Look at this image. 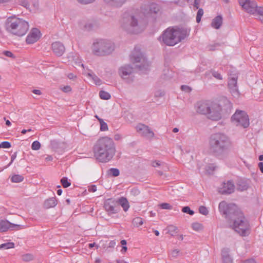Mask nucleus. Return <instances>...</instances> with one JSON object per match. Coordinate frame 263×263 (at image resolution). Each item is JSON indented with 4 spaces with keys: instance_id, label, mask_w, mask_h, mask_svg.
<instances>
[{
    "instance_id": "f257e3e1",
    "label": "nucleus",
    "mask_w": 263,
    "mask_h": 263,
    "mask_svg": "<svg viewBox=\"0 0 263 263\" xmlns=\"http://www.w3.org/2000/svg\"><path fill=\"white\" fill-rule=\"evenodd\" d=\"M220 213L224 216L230 228L241 236H246L249 224L243 214L235 204H227L225 201L219 203Z\"/></svg>"
},
{
    "instance_id": "f03ea898",
    "label": "nucleus",
    "mask_w": 263,
    "mask_h": 263,
    "mask_svg": "<svg viewBox=\"0 0 263 263\" xmlns=\"http://www.w3.org/2000/svg\"><path fill=\"white\" fill-rule=\"evenodd\" d=\"M209 145L211 152L219 159L227 158L232 147L230 138L225 134L220 133L211 136Z\"/></svg>"
},
{
    "instance_id": "7ed1b4c3",
    "label": "nucleus",
    "mask_w": 263,
    "mask_h": 263,
    "mask_svg": "<svg viewBox=\"0 0 263 263\" xmlns=\"http://www.w3.org/2000/svg\"><path fill=\"white\" fill-rule=\"evenodd\" d=\"M94 156L103 163L108 162L115 154L116 147L112 139L108 137L100 138L93 147Z\"/></svg>"
},
{
    "instance_id": "20e7f679",
    "label": "nucleus",
    "mask_w": 263,
    "mask_h": 263,
    "mask_svg": "<svg viewBox=\"0 0 263 263\" xmlns=\"http://www.w3.org/2000/svg\"><path fill=\"white\" fill-rule=\"evenodd\" d=\"M190 29L186 28H168L165 30L159 40L167 46H174L189 36Z\"/></svg>"
},
{
    "instance_id": "39448f33",
    "label": "nucleus",
    "mask_w": 263,
    "mask_h": 263,
    "mask_svg": "<svg viewBox=\"0 0 263 263\" xmlns=\"http://www.w3.org/2000/svg\"><path fill=\"white\" fill-rule=\"evenodd\" d=\"M6 30L13 35L18 36L24 35L29 29L28 23L23 18L13 15L8 17L5 22Z\"/></svg>"
},
{
    "instance_id": "423d86ee",
    "label": "nucleus",
    "mask_w": 263,
    "mask_h": 263,
    "mask_svg": "<svg viewBox=\"0 0 263 263\" xmlns=\"http://www.w3.org/2000/svg\"><path fill=\"white\" fill-rule=\"evenodd\" d=\"M122 28L130 33L137 34L142 32L144 29L138 17L124 14L122 22Z\"/></svg>"
},
{
    "instance_id": "0eeeda50",
    "label": "nucleus",
    "mask_w": 263,
    "mask_h": 263,
    "mask_svg": "<svg viewBox=\"0 0 263 263\" xmlns=\"http://www.w3.org/2000/svg\"><path fill=\"white\" fill-rule=\"evenodd\" d=\"M115 49L114 43L106 40H98L92 46V53L98 56H105L112 53Z\"/></svg>"
},
{
    "instance_id": "6e6552de",
    "label": "nucleus",
    "mask_w": 263,
    "mask_h": 263,
    "mask_svg": "<svg viewBox=\"0 0 263 263\" xmlns=\"http://www.w3.org/2000/svg\"><path fill=\"white\" fill-rule=\"evenodd\" d=\"M131 61L136 64L135 68L144 72L148 70L149 63L139 49L135 47L130 56Z\"/></svg>"
},
{
    "instance_id": "1a4fd4ad",
    "label": "nucleus",
    "mask_w": 263,
    "mask_h": 263,
    "mask_svg": "<svg viewBox=\"0 0 263 263\" xmlns=\"http://www.w3.org/2000/svg\"><path fill=\"white\" fill-rule=\"evenodd\" d=\"M232 121L237 125L243 128L249 126V119L248 115L245 111L237 110L232 117Z\"/></svg>"
},
{
    "instance_id": "9d476101",
    "label": "nucleus",
    "mask_w": 263,
    "mask_h": 263,
    "mask_svg": "<svg viewBox=\"0 0 263 263\" xmlns=\"http://www.w3.org/2000/svg\"><path fill=\"white\" fill-rule=\"evenodd\" d=\"M104 207L108 215L118 213L120 210L116 200L112 199H108L105 200Z\"/></svg>"
},
{
    "instance_id": "9b49d317",
    "label": "nucleus",
    "mask_w": 263,
    "mask_h": 263,
    "mask_svg": "<svg viewBox=\"0 0 263 263\" xmlns=\"http://www.w3.org/2000/svg\"><path fill=\"white\" fill-rule=\"evenodd\" d=\"M239 3L248 13L255 14L258 6L255 1L252 0H239Z\"/></svg>"
},
{
    "instance_id": "f8f14e48",
    "label": "nucleus",
    "mask_w": 263,
    "mask_h": 263,
    "mask_svg": "<svg viewBox=\"0 0 263 263\" xmlns=\"http://www.w3.org/2000/svg\"><path fill=\"white\" fill-rule=\"evenodd\" d=\"M217 104L221 114H230L231 112L232 109V104L227 98L221 97Z\"/></svg>"
},
{
    "instance_id": "ddd939ff",
    "label": "nucleus",
    "mask_w": 263,
    "mask_h": 263,
    "mask_svg": "<svg viewBox=\"0 0 263 263\" xmlns=\"http://www.w3.org/2000/svg\"><path fill=\"white\" fill-rule=\"evenodd\" d=\"M211 107L210 108V110L206 114L207 117L212 120L218 121L221 119V113L217 103H211Z\"/></svg>"
},
{
    "instance_id": "4468645a",
    "label": "nucleus",
    "mask_w": 263,
    "mask_h": 263,
    "mask_svg": "<svg viewBox=\"0 0 263 263\" xmlns=\"http://www.w3.org/2000/svg\"><path fill=\"white\" fill-rule=\"evenodd\" d=\"M212 102L210 101H201L198 102L195 105L196 111L202 115H206L208 111L210 110Z\"/></svg>"
},
{
    "instance_id": "2eb2a0df",
    "label": "nucleus",
    "mask_w": 263,
    "mask_h": 263,
    "mask_svg": "<svg viewBox=\"0 0 263 263\" xmlns=\"http://www.w3.org/2000/svg\"><path fill=\"white\" fill-rule=\"evenodd\" d=\"M159 10V6L155 3H151L142 7V13L145 16H151L153 14H156Z\"/></svg>"
},
{
    "instance_id": "dca6fc26",
    "label": "nucleus",
    "mask_w": 263,
    "mask_h": 263,
    "mask_svg": "<svg viewBox=\"0 0 263 263\" xmlns=\"http://www.w3.org/2000/svg\"><path fill=\"white\" fill-rule=\"evenodd\" d=\"M41 35L40 31L37 28H33L27 35L26 42L28 44H33L39 40Z\"/></svg>"
},
{
    "instance_id": "f3484780",
    "label": "nucleus",
    "mask_w": 263,
    "mask_h": 263,
    "mask_svg": "<svg viewBox=\"0 0 263 263\" xmlns=\"http://www.w3.org/2000/svg\"><path fill=\"white\" fill-rule=\"evenodd\" d=\"M137 131L142 136L152 138L154 136V132L147 125L139 124L136 126Z\"/></svg>"
},
{
    "instance_id": "a211bd4d",
    "label": "nucleus",
    "mask_w": 263,
    "mask_h": 263,
    "mask_svg": "<svg viewBox=\"0 0 263 263\" xmlns=\"http://www.w3.org/2000/svg\"><path fill=\"white\" fill-rule=\"evenodd\" d=\"M20 228V225L12 223L8 220H0V232H4L8 230H12L14 229L18 230Z\"/></svg>"
},
{
    "instance_id": "6ab92c4d",
    "label": "nucleus",
    "mask_w": 263,
    "mask_h": 263,
    "mask_svg": "<svg viewBox=\"0 0 263 263\" xmlns=\"http://www.w3.org/2000/svg\"><path fill=\"white\" fill-rule=\"evenodd\" d=\"M237 77L234 76L230 78L228 82V87L230 91L234 97H238L239 92L237 85Z\"/></svg>"
},
{
    "instance_id": "aec40b11",
    "label": "nucleus",
    "mask_w": 263,
    "mask_h": 263,
    "mask_svg": "<svg viewBox=\"0 0 263 263\" xmlns=\"http://www.w3.org/2000/svg\"><path fill=\"white\" fill-rule=\"evenodd\" d=\"M234 187L235 186L232 181L223 182L222 187L219 189V193L223 195L230 194L234 192Z\"/></svg>"
},
{
    "instance_id": "412c9836",
    "label": "nucleus",
    "mask_w": 263,
    "mask_h": 263,
    "mask_svg": "<svg viewBox=\"0 0 263 263\" xmlns=\"http://www.w3.org/2000/svg\"><path fill=\"white\" fill-rule=\"evenodd\" d=\"M133 71L134 68L130 65H125L122 66L119 69V71L120 75L124 79H127L128 77L133 72Z\"/></svg>"
},
{
    "instance_id": "4be33fe9",
    "label": "nucleus",
    "mask_w": 263,
    "mask_h": 263,
    "mask_svg": "<svg viewBox=\"0 0 263 263\" xmlns=\"http://www.w3.org/2000/svg\"><path fill=\"white\" fill-rule=\"evenodd\" d=\"M53 52L58 56H61L65 51V47L60 42H55L52 44Z\"/></svg>"
},
{
    "instance_id": "5701e85b",
    "label": "nucleus",
    "mask_w": 263,
    "mask_h": 263,
    "mask_svg": "<svg viewBox=\"0 0 263 263\" xmlns=\"http://www.w3.org/2000/svg\"><path fill=\"white\" fill-rule=\"evenodd\" d=\"M229 248H225L221 250V257L223 263H233V259L230 254Z\"/></svg>"
},
{
    "instance_id": "b1692460",
    "label": "nucleus",
    "mask_w": 263,
    "mask_h": 263,
    "mask_svg": "<svg viewBox=\"0 0 263 263\" xmlns=\"http://www.w3.org/2000/svg\"><path fill=\"white\" fill-rule=\"evenodd\" d=\"M116 201L118 203V206H119L121 205L125 212L128 211L129 208V204L126 198L122 197L118 200H116Z\"/></svg>"
},
{
    "instance_id": "393cba45",
    "label": "nucleus",
    "mask_w": 263,
    "mask_h": 263,
    "mask_svg": "<svg viewBox=\"0 0 263 263\" xmlns=\"http://www.w3.org/2000/svg\"><path fill=\"white\" fill-rule=\"evenodd\" d=\"M222 23V17L221 15H218L213 19L211 26L214 28L218 29L220 28Z\"/></svg>"
},
{
    "instance_id": "a878e982",
    "label": "nucleus",
    "mask_w": 263,
    "mask_h": 263,
    "mask_svg": "<svg viewBox=\"0 0 263 263\" xmlns=\"http://www.w3.org/2000/svg\"><path fill=\"white\" fill-rule=\"evenodd\" d=\"M63 143L56 140H52L50 142L51 148L55 152H60L62 151Z\"/></svg>"
},
{
    "instance_id": "bb28decb",
    "label": "nucleus",
    "mask_w": 263,
    "mask_h": 263,
    "mask_svg": "<svg viewBox=\"0 0 263 263\" xmlns=\"http://www.w3.org/2000/svg\"><path fill=\"white\" fill-rule=\"evenodd\" d=\"M103 1L112 6L120 7L126 2V0H103Z\"/></svg>"
},
{
    "instance_id": "cd10ccee",
    "label": "nucleus",
    "mask_w": 263,
    "mask_h": 263,
    "mask_svg": "<svg viewBox=\"0 0 263 263\" xmlns=\"http://www.w3.org/2000/svg\"><path fill=\"white\" fill-rule=\"evenodd\" d=\"M57 204V200L55 198L52 197L46 200L44 206L46 209L54 207Z\"/></svg>"
},
{
    "instance_id": "c85d7f7f",
    "label": "nucleus",
    "mask_w": 263,
    "mask_h": 263,
    "mask_svg": "<svg viewBox=\"0 0 263 263\" xmlns=\"http://www.w3.org/2000/svg\"><path fill=\"white\" fill-rule=\"evenodd\" d=\"M88 76L93 80L96 85H100L101 84V79L95 74L88 73Z\"/></svg>"
},
{
    "instance_id": "c756f323",
    "label": "nucleus",
    "mask_w": 263,
    "mask_h": 263,
    "mask_svg": "<svg viewBox=\"0 0 263 263\" xmlns=\"http://www.w3.org/2000/svg\"><path fill=\"white\" fill-rule=\"evenodd\" d=\"M120 174V171L119 169L116 168H111L107 171V175H110L114 177H117Z\"/></svg>"
},
{
    "instance_id": "7c9ffc66",
    "label": "nucleus",
    "mask_w": 263,
    "mask_h": 263,
    "mask_svg": "<svg viewBox=\"0 0 263 263\" xmlns=\"http://www.w3.org/2000/svg\"><path fill=\"white\" fill-rule=\"evenodd\" d=\"M99 120L100 124V130L101 131H106L108 129V126L107 124L103 121V119H100L98 116H95Z\"/></svg>"
},
{
    "instance_id": "2f4dec72",
    "label": "nucleus",
    "mask_w": 263,
    "mask_h": 263,
    "mask_svg": "<svg viewBox=\"0 0 263 263\" xmlns=\"http://www.w3.org/2000/svg\"><path fill=\"white\" fill-rule=\"evenodd\" d=\"M23 179V176L20 175H14L12 176L11 179L12 182L16 183L21 182Z\"/></svg>"
},
{
    "instance_id": "473e14b6",
    "label": "nucleus",
    "mask_w": 263,
    "mask_h": 263,
    "mask_svg": "<svg viewBox=\"0 0 263 263\" xmlns=\"http://www.w3.org/2000/svg\"><path fill=\"white\" fill-rule=\"evenodd\" d=\"M99 96L103 100H108L111 97L110 95L108 92L104 90H101L99 92Z\"/></svg>"
},
{
    "instance_id": "72a5a7b5",
    "label": "nucleus",
    "mask_w": 263,
    "mask_h": 263,
    "mask_svg": "<svg viewBox=\"0 0 263 263\" xmlns=\"http://www.w3.org/2000/svg\"><path fill=\"white\" fill-rule=\"evenodd\" d=\"M132 223L135 227H138L142 225L143 223V220L141 218L136 217L133 219Z\"/></svg>"
},
{
    "instance_id": "f704fd0d",
    "label": "nucleus",
    "mask_w": 263,
    "mask_h": 263,
    "mask_svg": "<svg viewBox=\"0 0 263 263\" xmlns=\"http://www.w3.org/2000/svg\"><path fill=\"white\" fill-rule=\"evenodd\" d=\"M255 13L259 15V19L263 23V7H258L255 11Z\"/></svg>"
},
{
    "instance_id": "c9c22d12",
    "label": "nucleus",
    "mask_w": 263,
    "mask_h": 263,
    "mask_svg": "<svg viewBox=\"0 0 263 263\" xmlns=\"http://www.w3.org/2000/svg\"><path fill=\"white\" fill-rule=\"evenodd\" d=\"M14 243L13 242H7L0 245V249H8L13 248Z\"/></svg>"
},
{
    "instance_id": "e433bc0d",
    "label": "nucleus",
    "mask_w": 263,
    "mask_h": 263,
    "mask_svg": "<svg viewBox=\"0 0 263 263\" xmlns=\"http://www.w3.org/2000/svg\"><path fill=\"white\" fill-rule=\"evenodd\" d=\"M61 183L63 187L66 188L71 185V183L68 181V178L66 177H63L61 179Z\"/></svg>"
},
{
    "instance_id": "4c0bfd02",
    "label": "nucleus",
    "mask_w": 263,
    "mask_h": 263,
    "mask_svg": "<svg viewBox=\"0 0 263 263\" xmlns=\"http://www.w3.org/2000/svg\"><path fill=\"white\" fill-rule=\"evenodd\" d=\"M22 259L24 261H30L33 259V256L31 254H25L22 256Z\"/></svg>"
},
{
    "instance_id": "58836bf2",
    "label": "nucleus",
    "mask_w": 263,
    "mask_h": 263,
    "mask_svg": "<svg viewBox=\"0 0 263 263\" xmlns=\"http://www.w3.org/2000/svg\"><path fill=\"white\" fill-rule=\"evenodd\" d=\"M177 228L174 226H170L168 227V233L170 234L172 236H174L177 233Z\"/></svg>"
},
{
    "instance_id": "ea45409f",
    "label": "nucleus",
    "mask_w": 263,
    "mask_h": 263,
    "mask_svg": "<svg viewBox=\"0 0 263 263\" xmlns=\"http://www.w3.org/2000/svg\"><path fill=\"white\" fill-rule=\"evenodd\" d=\"M16 3L18 5L23 6L27 9H28L30 6V5L27 0H16Z\"/></svg>"
},
{
    "instance_id": "a19ab883",
    "label": "nucleus",
    "mask_w": 263,
    "mask_h": 263,
    "mask_svg": "<svg viewBox=\"0 0 263 263\" xmlns=\"http://www.w3.org/2000/svg\"><path fill=\"white\" fill-rule=\"evenodd\" d=\"M95 26V24L94 22H88L85 25V28L88 31H90L94 28Z\"/></svg>"
},
{
    "instance_id": "79ce46f5",
    "label": "nucleus",
    "mask_w": 263,
    "mask_h": 263,
    "mask_svg": "<svg viewBox=\"0 0 263 263\" xmlns=\"http://www.w3.org/2000/svg\"><path fill=\"white\" fill-rule=\"evenodd\" d=\"M192 228L195 231H200L202 229V225L198 222H194L192 224Z\"/></svg>"
},
{
    "instance_id": "37998d69",
    "label": "nucleus",
    "mask_w": 263,
    "mask_h": 263,
    "mask_svg": "<svg viewBox=\"0 0 263 263\" xmlns=\"http://www.w3.org/2000/svg\"><path fill=\"white\" fill-rule=\"evenodd\" d=\"M41 147V144L38 141L33 142L31 145V148L33 150H39Z\"/></svg>"
},
{
    "instance_id": "c03bdc74",
    "label": "nucleus",
    "mask_w": 263,
    "mask_h": 263,
    "mask_svg": "<svg viewBox=\"0 0 263 263\" xmlns=\"http://www.w3.org/2000/svg\"><path fill=\"white\" fill-rule=\"evenodd\" d=\"M210 72L212 73V76L214 78H215L216 79H218V80H222V76L218 72L214 70H211Z\"/></svg>"
},
{
    "instance_id": "a18cd8bd",
    "label": "nucleus",
    "mask_w": 263,
    "mask_h": 263,
    "mask_svg": "<svg viewBox=\"0 0 263 263\" xmlns=\"http://www.w3.org/2000/svg\"><path fill=\"white\" fill-rule=\"evenodd\" d=\"M182 211L183 213L189 214L190 215H193L194 214V211L191 210L190 207L188 206H184L182 209Z\"/></svg>"
},
{
    "instance_id": "49530a36",
    "label": "nucleus",
    "mask_w": 263,
    "mask_h": 263,
    "mask_svg": "<svg viewBox=\"0 0 263 263\" xmlns=\"http://www.w3.org/2000/svg\"><path fill=\"white\" fill-rule=\"evenodd\" d=\"M199 212L203 215H207L209 213V211L204 206H200L199 208Z\"/></svg>"
},
{
    "instance_id": "de8ad7c7",
    "label": "nucleus",
    "mask_w": 263,
    "mask_h": 263,
    "mask_svg": "<svg viewBox=\"0 0 263 263\" xmlns=\"http://www.w3.org/2000/svg\"><path fill=\"white\" fill-rule=\"evenodd\" d=\"M159 206L162 209L171 210L173 208L172 206L167 203H162L159 204Z\"/></svg>"
},
{
    "instance_id": "09e8293b",
    "label": "nucleus",
    "mask_w": 263,
    "mask_h": 263,
    "mask_svg": "<svg viewBox=\"0 0 263 263\" xmlns=\"http://www.w3.org/2000/svg\"><path fill=\"white\" fill-rule=\"evenodd\" d=\"M11 146V143L8 141H4L0 143V148H9Z\"/></svg>"
},
{
    "instance_id": "8fccbe9b",
    "label": "nucleus",
    "mask_w": 263,
    "mask_h": 263,
    "mask_svg": "<svg viewBox=\"0 0 263 263\" xmlns=\"http://www.w3.org/2000/svg\"><path fill=\"white\" fill-rule=\"evenodd\" d=\"M181 89L186 92H190L192 90V88L187 85H181Z\"/></svg>"
},
{
    "instance_id": "3c124183",
    "label": "nucleus",
    "mask_w": 263,
    "mask_h": 263,
    "mask_svg": "<svg viewBox=\"0 0 263 263\" xmlns=\"http://www.w3.org/2000/svg\"><path fill=\"white\" fill-rule=\"evenodd\" d=\"M61 89L64 92L68 93L71 91V88L69 85L65 86L61 88Z\"/></svg>"
},
{
    "instance_id": "603ef678",
    "label": "nucleus",
    "mask_w": 263,
    "mask_h": 263,
    "mask_svg": "<svg viewBox=\"0 0 263 263\" xmlns=\"http://www.w3.org/2000/svg\"><path fill=\"white\" fill-rule=\"evenodd\" d=\"M131 194L134 196H137L140 194L139 190L137 188H133L131 190Z\"/></svg>"
},
{
    "instance_id": "864d4df0",
    "label": "nucleus",
    "mask_w": 263,
    "mask_h": 263,
    "mask_svg": "<svg viewBox=\"0 0 263 263\" xmlns=\"http://www.w3.org/2000/svg\"><path fill=\"white\" fill-rule=\"evenodd\" d=\"M4 54L8 57H11V58H15V56L14 55V54L11 52V51H4Z\"/></svg>"
},
{
    "instance_id": "5fc2aeb1",
    "label": "nucleus",
    "mask_w": 263,
    "mask_h": 263,
    "mask_svg": "<svg viewBox=\"0 0 263 263\" xmlns=\"http://www.w3.org/2000/svg\"><path fill=\"white\" fill-rule=\"evenodd\" d=\"M78 1L81 4H87L94 2L95 0H78Z\"/></svg>"
},
{
    "instance_id": "6e6d98bb",
    "label": "nucleus",
    "mask_w": 263,
    "mask_h": 263,
    "mask_svg": "<svg viewBox=\"0 0 263 263\" xmlns=\"http://www.w3.org/2000/svg\"><path fill=\"white\" fill-rule=\"evenodd\" d=\"M180 251L178 249L174 250L172 252V255L173 257H177V256L179 255Z\"/></svg>"
},
{
    "instance_id": "4d7b16f0",
    "label": "nucleus",
    "mask_w": 263,
    "mask_h": 263,
    "mask_svg": "<svg viewBox=\"0 0 263 263\" xmlns=\"http://www.w3.org/2000/svg\"><path fill=\"white\" fill-rule=\"evenodd\" d=\"M97 191V186L96 185H91L88 188V191L91 192H95Z\"/></svg>"
},
{
    "instance_id": "13d9d810",
    "label": "nucleus",
    "mask_w": 263,
    "mask_h": 263,
    "mask_svg": "<svg viewBox=\"0 0 263 263\" xmlns=\"http://www.w3.org/2000/svg\"><path fill=\"white\" fill-rule=\"evenodd\" d=\"M200 0H194V6L196 9H199Z\"/></svg>"
},
{
    "instance_id": "bf43d9fd",
    "label": "nucleus",
    "mask_w": 263,
    "mask_h": 263,
    "mask_svg": "<svg viewBox=\"0 0 263 263\" xmlns=\"http://www.w3.org/2000/svg\"><path fill=\"white\" fill-rule=\"evenodd\" d=\"M16 154H17V152H15L11 157V162L9 164V165H10L12 163V162L15 160V159L16 158Z\"/></svg>"
},
{
    "instance_id": "052dcab7",
    "label": "nucleus",
    "mask_w": 263,
    "mask_h": 263,
    "mask_svg": "<svg viewBox=\"0 0 263 263\" xmlns=\"http://www.w3.org/2000/svg\"><path fill=\"white\" fill-rule=\"evenodd\" d=\"M203 14V10L202 9L200 8L198 9L197 12V15L202 17Z\"/></svg>"
},
{
    "instance_id": "680f3d73",
    "label": "nucleus",
    "mask_w": 263,
    "mask_h": 263,
    "mask_svg": "<svg viewBox=\"0 0 263 263\" xmlns=\"http://www.w3.org/2000/svg\"><path fill=\"white\" fill-rule=\"evenodd\" d=\"M242 263H256V262L253 259H249L243 261Z\"/></svg>"
},
{
    "instance_id": "e2e57ef3",
    "label": "nucleus",
    "mask_w": 263,
    "mask_h": 263,
    "mask_svg": "<svg viewBox=\"0 0 263 263\" xmlns=\"http://www.w3.org/2000/svg\"><path fill=\"white\" fill-rule=\"evenodd\" d=\"M159 165H160V163L159 161H154V162H152V166L153 167H156L158 166Z\"/></svg>"
},
{
    "instance_id": "0e129e2a",
    "label": "nucleus",
    "mask_w": 263,
    "mask_h": 263,
    "mask_svg": "<svg viewBox=\"0 0 263 263\" xmlns=\"http://www.w3.org/2000/svg\"><path fill=\"white\" fill-rule=\"evenodd\" d=\"M12 0H0V4H5L10 3Z\"/></svg>"
},
{
    "instance_id": "69168bd1",
    "label": "nucleus",
    "mask_w": 263,
    "mask_h": 263,
    "mask_svg": "<svg viewBox=\"0 0 263 263\" xmlns=\"http://www.w3.org/2000/svg\"><path fill=\"white\" fill-rule=\"evenodd\" d=\"M116 245V242L114 240H111L109 243V247L114 248Z\"/></svg>"
},
{
    "instance_id": "338daca9",
    "label": "nucleus",
    "mask_w": 263,
    "mask_h": 263,
    "mask_svg": "<svg viewBox=\"0 0 263 263\" xmlns=\"http://www.w3.org/2000/svg\"><path fill=\"white\" fill-rule=\"evenodd\" d=\"M32 92L34 93V94H36V95H40L42 92L41 91L39 90V89H33Z\"/></svg>"
},
{
    "instance_id": "774afa93",
    "label": "nucleus",
    "mask_w": 263,
    "mask_h": 263,
    "mask_svg": "<svg viewBox=\"0 0 263 263\" xmlns=\"http://www.w3.org/2000/svg\"><path fill=\"white\" fill-rule=\"evenodd\" d=\"M258 167L262 173H263V163L260 162L258 163Z\"/></svg>"
}]
</instances>
